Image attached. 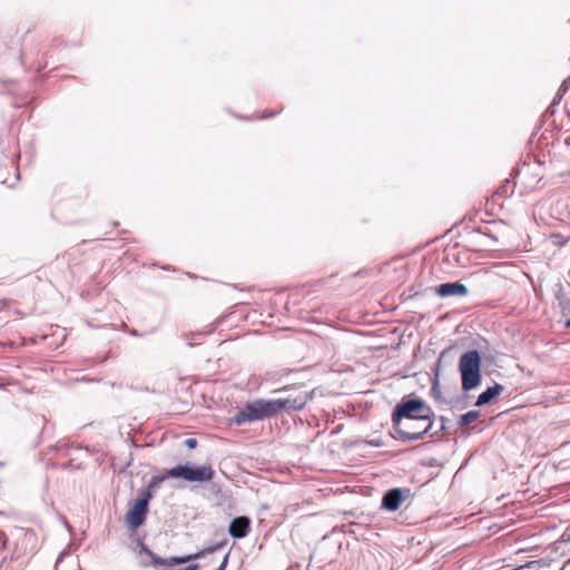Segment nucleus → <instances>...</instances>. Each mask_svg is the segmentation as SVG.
<instances>
[{
  "label": "nucleus",
  "instance_id": "nucleus-1",
  "mask_svg": "<svg viewBox=\"0 0 570 570\" xmlns=\"http://www.w3.org/2000/svg\"><path fill=\"white\" fill-rule=\"evenodd\" d=\"M432 410L416 399L400 402L392 414L395 432L403 442L422 440L431 430Z\"/></svg>",
  "mask_w": 570,
  "mask_h": 570
},
{
  "label": "nucleus",
  "instance_id": "nucleus-2",
  "mask_svg": "<svg viewBox=\"0 0 570 570\" xmlns=\"http://www.w3.org/2000/svg\"><path fill=\"white\" fill-rule=\"evenodd\" d=\"M307 402V394L304 393L296 397L276 399V400H264L259 399L247 403L246 406L239 411L233 419V422L237 425L246 422H254L271 417L277 414L283 409L287 410H301Z\"/></svg>",
  "mask_w": 570,
  "mask_h": 570
},
{
  "label": "nucleus",
  "instance_id": "nucleus-3",
  "mask_svg": "<svg viewBox=\"0 0 570 570\" xmlns=\"http://www.w3.org/2000/svg\"><path fill=\"white\" fill-rule=\"evenodd\" d=\"M138 546L140 548V550L138 552L140 566L148 567L149 564H154L155 567H159V566L171 567V566H176V564H184L191 560L206 558L207 556H212L216 550L223 548L224 543H217V544L209 547L207 549H204L203 551L195 553V554H189V556H184V557H170L168 559H164V558L156 556L153 551H150L146 546H144L140 542L138 543Z\"/></svg>",
  "mask_w": 570,
  "mask_h": 570
},
{
  "label": "nucleus",
  "instance_id": "nucleus-4",
  "mask_svg": "<svg viewBox=\"0 0 570 570\" xmlns=\"http://www.w3.org/2000/svg\"><path fill=\"white\" fill-rule=\"evenodd\" d=\"M462 390L468 392L481 383V356L479 351L470 350L463 353L459 361Z\"/></svg>",
  "mask_w": 570,
  "mask_h": 570
},
{
  "label": "nucleus",
  "instance_id": "nucleus-5",
  "mask_svg": "<svg viewBox=\"0 0 570 570\" xmlns=\"http://www.w3.org/2000/svg\"><path fill=\"white\" fill-rule=\"evenodd\" d=\"M166 476L183 479L188 482H208L214 478V470L210 466H194L179 464L166 471Z\"/></svg>",
  "mask_w": 570,
  "mask_h": 570
},
{
  "label": "nucleus",
  "instance_id": "nucleus-6",
  "mask_svg": "<svg viewBox=\"0 0 570 570\" xmlns=\"http://www.w3.org/2000/svg\"><path fill=\"white\" fill-rule=\"evenodd\" d=\"M149 501V493H140V497L137 500H135V502L126 513L125 521L130 530H136L145 522L148 512Z\"/></svg>",
  "mask_w": 570,
  "mask_h": 570
},
{
  "label": "nucleus",
  "instance_id": "nucleus-7",
  "mask_svg": "<svg viewBox=\"0 0 570 570\" xmlns=\"http://www.w3.org/2000/svg\"><path fill=\"white\" fill-rule=\"evenodd\" d=\"M435 293L441 297H449V296H466L469 293L468 287L460 283V282H453V283H444L435 287Z\"/></svg>",
  "mask_w": 570,
  "mask_h": 570
},
{
  "label": "nucleus",
  "instance_id": "nucleus-8",
  "mask_svg": "<svg viewBox=\"0 0 570 570\" xmlns=\"http://www.w3.org/2000/svg\"><path fill=\"white\" fill-rule=\"evenodd\" d=\"M250 521L247 517H237L229 524V533L233 538L242 539L249 531Z\"/></svg>",
  "mask_w": 570,
  "mask_h": 570
},
{
  "label": "nucleus",
  "instance_id": "nucleus-9",
  "mask_svg": "<svg viewBox=\"0 0 570 570\" xmlns=\"http://www.w3.org/2000/svg\"><path fill=\"white\" fill-rule=\"evenodd\" d=\"M403 499L404 497L400 489H391L384 494L382 507L389 511H396L400 508Z\"/></svg>",
  "mask_w": 570,
  "mask_h": 570
},
{
  "label": "nucleus",
  "instance_id": "nucleus-10",
  "mask_svg": "<svg viewBox=\"0 0 570 570\" xmlns=\"http://www.w3.org/2000/svg\"><path fill=\"white\" fill-rule=\"evenodd\" d=\"M503 390V385L495 383L493 386L488 387L478 396L475 405L483 406L489 404L494 397L499 396Z\"/></svg>",
  "mask_w": 570,
  "mask_h": 570
},
{
  "label": "nucleus",
  "instance_id": "nucleus-11",
  "mask_svg": "<svg viewBox=\"0 0 570 570\" xmlns=\"http://www.w3.org/2000/svg\"><path fill=\"white\" fill-rule=\"evenodd\" d=\"M167 478L168 476H166V473L164 475H161V476H159V475L153 476V479L150 480L148 487L141 493H149L150 494V499H151L154 493H155V491L161 485V483Z\"/></svg>",
  "mask_w": 570,
  "mask_h": 570
},
{
  "label": "nucleus",
  "instance_id": "nucleus-12",
  "mask_svg": "<svg viewBox=\"0 0 570 570\" xmlns=\"http://www.w3.org/2000/svg\"><path fill=\"white\" fill-rule=\"evenodd\" d=\"M480 417V412L472 410L466 412L465 414L461 415L459 424L461 426H468L472 422L476 421Z\"/></svg>",
  "mask_w": 570,
  "mask_h": 570
},
{
  "label": "nucleus",
  "instance_id": "nucleus-13",
  "mask_svg": "<svg viewBox=\"0 0 570 570\" xmlns=\"http://www.w3.org/2000/svg\"><path fill=\"white\" fill-rule=\"evenodd\" d=\"M403 424H406V429L410 431H421L424 428V423L403 422Z\"/></svg>",
  "mask_w": 570,
  "mask_h": 570
},
{
  "label": "nucleus",
  "instance_id": "nucleus-14",
  "mask_svg": "<svg viewBox=\"0 0 570 570\" xmlns=\"http://www.w3.org/2000/svg\"><path fill=\"white\" fill-rule=\"evenodd\" d=\"M541 567L539 561H530L524 566H521L519 570L529 569V570H538Z\"/></svg>",
  "mask_w": 570,
  "mask_h": 570
},
{
  "label": "nucleus",
  "instance_id": "nucleus-15",
  "mask_svg": "<svg viewBox=\"0 0 570 570\" xmlns=\"http://www.w3.org/2000/svg\"><path fill=\"white\" fill-rule=\"evenodd\" d=\"M184 443H185V445H186L188 449H194V448H196V445H197V440H196V439H193V438H189V439H186Z\"/></svg>",
  "mask_w": 570,
  "mask_h": 570
},
{
  "label": "nucleus",
  "instance_id": "nucleus-16",
  "mask_svg": "<svg viewBox=\"0 0 570 570\" xmlns=\"http://www.w3.org/2000/svg\"><path fill=\"white\" fill-rule=\"evenodd\" d=\"M24 539H26L27 541H31V540H33V539H35V533H33V532H26V534H24Z\"/></svg>",
  "mask_w": 570,
  "mask_h": 570
},
{
  "label": "nucleus",
  "instance_id": "nucleus-17",
  "mask_svg": "<svg viewBox=\"0 0 570 570\" xmlns=\"http://www.w3.org/2000/svg\"><path fill=\"white\" fill-rule=\"evenodd\" d=\"M438 386H439V381L434 380L433 385H432V392H435Z\"/></svg>",
  "mask_w": 570,
  "mask_h": 570
},
{
  "label": "nucleus",
  "instance_id": "nucleus-18",
  "mask_svg": "<svg viewBox=\"0 0 570 570\" xmlns=\"http://www.w3.org/2000/svg\"><path fill=\"white\" fill-rule=\"evenodd\" d=\"M273 115H263L262 118H268V117H272Z\"/></svg>",
  "mask_w": 570,
  "mask_h": 570
},
{
  "label": "nucleus",
  "instance_id": "nucleus-19",
  "mask_svg": "<svg viewBox=\"0 0 570 570\" xmlns=\"http://www.w3.org/2000/svg\"><path fill=\"white\" fill-rule=\"evenodd\" d=\"M568 81H570V77L564 81V83H567Z\"/></svg>",
  "mask_w": 570,
  "mask_h": 570
}]
</instances>
